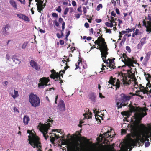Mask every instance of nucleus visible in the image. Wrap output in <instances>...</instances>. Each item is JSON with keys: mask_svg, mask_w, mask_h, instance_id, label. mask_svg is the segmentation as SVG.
<instances>
[{"mask_svg": "<svg viewBox=\"0 0 151 151\" xmlns=\"http://www.w3.org/2000/svg\"><path fill=\"white\" fill-rule=\"evenodd\" d=\"M123 115L127 116V117H129L130 116L129 114L126 112H124Z\"/></svg>", "mask_w": 151, "mask_h": 151, "instance_id": "nucleus-46", "label": "nucleus"}, {"mask_svg": "<svg viewBox=\"0 0 151 151\" xmlns=\"http://www.w3.org/2000/svg\"><path fill=\"white\" fill-rule=\"evenodd\" d=\"M105 24L108 27H110L111 28L113 26V24L112 22L110 23L106 22L105 23Z\"/></svg>", "mask_w": 151, "mask_h": 151, "instance_id": "nucleus-35", "label": "nucleus"}, {"mask_svg": "<svg viewBox=\"0 0 151 151\" xmlns=\"http://www.w3.org/2000/svg\"><path fill=\"white\" fill-rule=\"evenodd\" d=\"M50 80L48 78L44 77L41 78L39 81L40 83L38 84V88H44V86H47V83Z\"/></svg>", "mask_w": 151, "mask_h": 151, "instance_id": "nucleus-12", "label": "nucleus"}, {"mask_svg": "<svg viewBox=\"0 0 151 151\" xmlns=\"http://www.w3.org/2000/svg\"><path fill=\"white\" fill-rule=\"evenodd\" d=\"M132 96H127L124 93L121 95V97L116 100L117 106L118 109L121 108L122 106H125L127 105L129 101Z\"/></svg>", "mask_w": 151, "mask_h": 151, "instance_id": "nucleus-4", "label": "nucleus"}, {"mask_svg": "<svg viewBox=\"0 0 151 151\" xmlns=\"http://www.w3.org/2000/svg\"><path fill=\"white\" fill-rule=\"evenodd\" d=\"M129 94H130V95H132V96H139L140 95L139 94H138V93H131V92Z\"/></svg>", "mask_w": 151, "mask_h": 151, "instance_id": "nucleus-48", "label": "nucleus"}, {"mask_svg": "<svg viewBox=\"0 0 151 151\" xmlns=\"http://www.w3.org/2000/svg\"><path fill=\"white\" fill-rule=\"evenodd\" d=\"M95 21L97 23H100L101 22L102 20L101 19H96Z\"/></svg>", "mask_w": 151, "mask_h": 151, "instance_id": "nucleus-62", "label": "nucleus"}, {"mask_svg": "<svg viewBox=\"0 0 151 151\" xmlns=\"http://www.w3.org/2000/svg\"><path fill=\"white\" fill-rule=\"evenodd\" d=\"M16 15L17 17H18L19 18L25 21L29 22L30 21L28 17L25 15L21 13L17 14Z\"/></svg>", "mask_w": 151, "mask_h": 151, "instance_id": "nucleus-19", "label": "nucleus"}, {"mask_svg": "<svg viewBox=\"0 0 151 151\" xmlns=\"http://www.w3.org/2000/svg\"><path fill=\"white\" fill-rule=\"evenodd\" d=\"M126 36L127 35H125L123 37L122 40L120 42V45H121V46H122L123 45L124 42H125L126 39Z\"/></svg>", "mask_w": 151, "mask_h": 151, "instance_id": "nucleus-32", "label": "nucleus"}, {"mask_svg": "<svg viewBox=\"0 0 151 151\" xmlns=\"http://www.w3.org/2000/svg\"><path fill=\"white\" fill-rule=\"evenodd\" d=\"M123 62H124L125 65L127 66H128L130 67L131 69L132 68L131 67H134V66L133 64L132 60L130 58H127L125 60V61H124L123 60H122Z\"/></svg>", "mask_w": 151, "mask_h": 151, "instance_id": "nucleus-18", "label": "nucleus"}, {"mask_svg": "<svg viewBox=\"0 0 151 151\" xmlns=\"http://www.w3.org/2000/svg\"><path fill=\"white\" fill-rule=\"evenodd\" d=\"M96 49L99 50L100 51L101 58H102L103 60H106L107 55L109 53L108 52L109 49L107 46H106L105 47H104L102 48L97 47Z\"/></svg>", "mask_w": 151, "mask_h": 151, "instance_id": "nucleus-9", "label": "nucleus"}, {"mask_svg": "<svg viewBox=\"0 0 151 151\" xmlns=\"http://www.w3.org/2000/svg\"><path fill=\"white\" fill-rule=\"evenodd\" d=\"M51 72L52 73L50 76V77L55 80V81L58 80L59 77L60 76V73H56L55 70H52Z\"/></svg>", "mask_w": 151, "mask_h": 151, "instance_id": "nucleus-16", "label": "nucleus"}, {"mask_svg": "<svg viewBox=\"0 0 151 151\" xmlns=\"http://www.w3.org/2000/svg\"><path fill=\"white\" fill-rule=\"evenodd\" d=\"M132 72L130 70H127L126 73L122 72L119 73L118 76L122 78L121 80H122V82L124 85L127 86L129 85L132 81H134L133 79L131 78V75Z\"/></svg>", "mask_w": 151, "mask_h": 151, "instance_id": "nucleus-3", "label": "nucleus"}, {"mask_svg": "<svg viewBox=\"0 0 151 151\" xmlns=\"http://www.w3.org/2000/svg\"><path fill=\"white\" fill-rule=\"evenodd\" d=\"M93 111L94 112L95 114V119H96V121H98L99 122H101V120L99 118L98 116H99L101 118V117L97 115V114H98V113L99 112V111H96V109L94 110Z\"/></svg>", "mask_w": 151, "mask_h": 151, "instance_id": "nucleus-27", "label": "nucleus"}, {"mask_svg": "<svg viewBox=\"0 0 151 151\" xmlns=\"http://www.w3.org/2000/svg\"><path fill=\"white\" fill-rule=\"evenodd\" d=\"M53 120L51 119L50 118L48 119V120L46 122H49L47 124H42L40 128V130L43 133V136L46 140L48 136L46 137V135L47 133L48 130L50 129V127H51V124L52 123Z\"/></svg>", "mask_w": 151, "mask_h": 151, "instance_id": "nucleus-5", "label": "nucleus"}, {"mask_svg": "<svg viewBox=\"0 0 151 151\" xmlns=\"http://www.w3.org/2000/svg\"><path fill=\"white\" fill-rule=\"evenodd\" d=\"M72 4L73 6H74L76 5V3L74 1H73L72 2Z\"/></svg>", "mask_w": 151, "mask_h": 151, "instance_id": "nucleus-60", "label": "nucleus"}, {"mask_svg": "<svg viewBox=\"0 0 151 151\" xmlns=\"http://www.w3.org/2000/svg\"><path fill=\"white\" fill-rule=\"evenodd\" d=\"M30 63L31 67L37 71H39L40 69L39 65L33 60H31L30 62Z\"/></svg>", "mask_w": 151, "mask_h": 151, "instance_id": "nucleus-17", "label": "nucleus"}, {"mask_svg": "<svg viewBox=\"0 0 151 151\" xmlns=\"http://www.w3.org/2000/svg\"><path fill=\"white\" fill-rule=\"evenodd\" d=\"M16 57V55H14L12 56V58L15 64H19L21 62L20 60L17 59Z\"/></svg>", "mask_w": 151, "mask_h": 151, "instance_id": "nucleus-26", "label": "nucleus"}, {"mask_svg": "<svg viewBox=\"0 0 151 151\" xmlns=\"http://www.w3.org/2000/svg\"><path fill=\"white\" fill-rule=\"evenodd\" d=\"M135 29V28H132L131 29L128 28L126 29L127 31V33L130 32H132V31L134 32Z\"/></svg>", "mask_w": 151, "mask_h": 151, "instance_id": "nucleus-37", "label": "nucleus"}, {"mask_svg": "<svg viewBox=\"0 0 151 151\" xmlns=\"http://www.w3.org/2000/svg\"><path fill=\"white\" fill-rule=\"evenodd\" d=\"M30 119L29 116L27 115H25L23 119V122L24 124L25 125H28Z\"/></svg>", "mask_w": 151, "mask_h": 151, "instance_id": "nucleus-24", "label": "nucleus"}, {"mask_svg": "<svg viewBox=\"0 0 151 151\" xmlns=\"http://www.w3.org/2000/svg\"><path fill=\"white\" fill-rule=\"evenodd\" d=\"M84 26L86 28H88L89 27V24L87 22H86L85 23Z\"/></svg>", "mask_w": 151, "mask_h": 151, "instance_id": "nucleus-61", "label": "nucleus"}, {"mask_svg": "<svg viewBox=\"0 0 151 151\" xmlns=\"http://www.w3.org/2000/svg\"><path fill=\"white\" fill-rule=\"evenodd\" d=\"M126 49L129 53L131 52V50L129 46H127L126 47Z\"/></svg>", "mask_w": 151, "mask_h": 151, "instance_id": "nucleus-40", "label": "nucleus"}, {"mask_svg": "<svg viewBox=\"0 0 151 151\" xmlns=\"http://www.w3.org/2000/svg\"><path fill=\"white\" fill-rule=\"evenodd\" d=\"M103 7L102 5L101 4H99L97 6L96 10L97 11H99L100 8H102Z\"/></svg>", "mask_w": 151, "mask_h": 151, "instance_id": "nucleus-38", "label": "nucleus"}, {"mask_svg": "<svg viewBox=\"0 0 151 151\" xmlns=\"http://www.w3.org/2000/svg\"><path fill=\"white\" fill-rule=\"evenodd\" d=\"M77 10L78 12H81V14L80 15H81L82 14V10H81V6L79 7H78L77 9Z\"/></svg>", "mask_w": 151, "mask_h": 151, "instance_id": "nucleus-53", "label": "nucleus"}, {"mask_svg": "<svg viewBox=\"0 0 151 151\" xmlns=\"http://www.w3.org/2000/svg\"><path fill=\"white\" fill-rule=\"evenodd\" d=\"M122 57L124 58V60H123L124 61H125V60H126L127 59V58H129L128 57V56H127L126 54L124 53L122 55Z\"/></svg>", "mask_w": 151, "mask_h": 151, "instance_id": "nucleus-39", "label": "nucleus"}, {"mask_svg": "<svg viewBox=\"0 0 151 151\" xmlns=\"http://www.w3.org/2000/svg\"><path fill=\"white\" fill-rule=\"evenodd\" d=\"M32 132V130H28L27 131V133L31 135L28 136L29 144L34 148L36 147L38 149V151H41V146L40 138L36 135L35 131Z\"/></svg>", "mask_w": 151, "mask_h": 151, "instance_id": "nucleus-2", "label": "nucleus"}, {"mask_svg": "<svg viewBox=\"0 0 151 151\" xmlns=\"http://www.w3.org/2000/svg\"><path fill=\"white\" fill-rule=\"evenodd\" d=\"M111 20H110V21L111 22H112V23H113L114 22H115V20L116 19L115 18L114 19V17L112 16H111Z\"/></svg>", "mask_w": 151, "mask_h": 151, "instance_id": "nucleus-50", "label": "nucleus"}, {"mask_svg": "<svg viewBox=\"0 0 151 151\" xmlns=\"http://www.w3.org/2000/svg\"><path fill=\"white\" fill-rule=\"evenodd\" d=\"M29 100L32 106L36 107L40 106V101L39 98L32 93L29 96Z\"/></svg>", "mask_w": 151, "mask_h": 151, "instance_id": "nucleus-6", "label": "nucleus"}, {"mask_svg": "<svg viewBox=\"0 0 151 151\" xmlns=\"http://www.w3.org/2000/svg\"><path fill=\"white\" fill-rule=\"evenodd\" d=\"M52 16L53 17L55 18H58V14L55 13H53L52 14Z\"/></svg>", "mask_w": 151, "mask_h": 151, "instance_id": "nucleus-49", "label": "nucleus"}, {"mask_svg": "<svg viewBox=\"0 0 151 151\" xmlns=\"http://www.w3.org/2000/svg\"><path fill=\"white\" fill-rule=\"evenodd\" d=\"M80 145L78 141L74 142L71 146L72 151H80V149L79 147Z\"/></svg>", "mask_w": 151, "mask_h": 151, "instance_id": "nucleus-15", "label": "nucleus"}, {"mask_svg": "<svg viewBox=\"0 0 151 151\" xmlns=\"http://www.w3.org/2000/svg\"><path fill=\"white\" fill-rule=\"evenodd\" d=\"M14 95L12 94H11V96L14 99L16 98L18 96L19 94L17 91L14 90Z\"/></svg>", "mask_w": 151, "mask_h": 151, "instance_id": "nucleus-31", "label": "nucleus"}, {"mask_svg": "<svg viewBox=\"0 0 151 151\" xmlns=\"http://www.w3.org/2000/svg\"><path fill=\"white\" fill-rule=\"evenodd\" d=\"M89 99L92 102H95L96 96L94 93L93 92L90 93L88 95Z\"/></svg>", "mask_w": 151, "mask_h": 151, "instance_id": "nucleus-22", "label": "nucleus"}, {"mask_svg": "<svg viewBox=\"0 0 151 151\" xmlns=\"http://www.w3.org/2000/svg\"><path fill=\"white\" fill-rule=\"evenodd\" d=\"M126 33L127 31H122L119 32V35H123L124 34H126Z\"/></svg>", "mask_w": 151, "mask_h": 151, "instance_id": "nucleus-47", "label": "nucleus"}, {"mask_svg": "<svg viewBox=\"0 0 151 151\" xmlns=\"http://www.w3.org/2000/svg\"><path fill=\"white\" fill-rule=\"evenodd\" d=\"M109 67L110 68V69L109 70V71H111L112 70V69H114L115 66L113 64H109L108 66H107V67ZM108 68L107 67L106 68V69H108Z\"/></svg>", "mask_w": 151, "mask_h": 151, "instance_id": "nucleus-33", "label": "nucleus"}, {"mask_svg": "<svg viewBox=\"0 0 151 151\" xmlns=\"http://www.w3.org/2000/svg\"><path fill=\"white\" fill-rule=\"evenodd\" d=\"M68 11H69L68 8H66L64 10V14H65V15L67 14L68 12Z\"/></svg>", "mask_w": 151, "mask_h": 151, "instance_id": "nucleus-45", "label": "nucleus"}, {"mask_svg": "<svg viewBox=\"0 0 151 151\" xmlns=\"http://www.w3.org/2000/svg\"><path fill=\"white\" fill-rule=\"evenodd\" d=\"M81 138L83 142V144L81 145V147L82 148L86 147L88 145L89 142V140L84 137H82Z\"/></svg>", "mask_w": 151, "mask_h": 151, "instance_id": "nucleus-20", "label": "nucleus"}, {"mask_svg": "<svg viewBox=\"0 0 151 151\" xmlns=\"http://www.w3.org/2000/svg\"><path fill=\"white\" fill-rule=\"evenodd\" d=\"M116 15V14L114 12V11H112L111 12V16H113L115 17Z\"/></svg>", "mask_w": 151, "mask_h": 151, "instance_id": "nucleus-63", "label": "nucleus"}, {"mask_svg": "<svg viewBox=\"0 0 151 151\" xmlns=\"http://www.w3.org/2000/svg\"><path fill=\"white\" fill-rule=\"evenodd\" d=\"M143 26H145L146 28V27L147 26V23L145 21V20H144L143 21Z\"/></svg>", "mask_w": 151, "mask_h": 151, "instance_id": "nucleus-58", "label": "nucleus"}, {"mask_svg": "<svg viewBox=\"0 0 151 151\" xmlns=\"http://www.w3.org/2000/svg\"><path fill=\"white\" fill-rule=\"evenodd\" d=\"M10 3L11 6L15 9H17V5L16 2L13 0H10Z\"/></svg>", "mask_w": 151, "mask_h": 151, "instance_id": "nucleus-29", "label": "nucleus"}, {"mask_svg": "<svg viewBox=\"0 0 151 151\" xmlns=\"http://www.w3.org/2000/svg\"><path fill=\"white\" fill-rule=\"evenodd\" d=\"M54 24L57 27H58L59 26V24L57 20L54 21Z\"/></svg>", "mask_w": 151, "mask_h": 151, "instance_id": "nucleus-52", "label": "nucleus"}, {"mask_svg": "<svg viewBox=\"0 0 151 151\" xmlns=\"http://www.w3.org/2000/svg\"><path fill=\"white\" fill-rule=\"evenodd\" d=\"M52 136H54L55 138H56L57 139H58L60 137H59L58 135H57L55 134H54Z\"/></svg>", "mask_w": 151, "mask_h": 151, "instance_id": "nucleus-55", "label": "nucleus"}, {"mask_svg": "<svg viewBox=\"0 0 151 151\" xmlns=\"http://www.w3.org/2000/svg\"><path fill=\"white\" fill-rule=\"evenodd\" d=\"M145 74V76L146 78V79L147 81H148V76H150V74L147 73L146 74L145 73H144Z\"/></svg>", "mask_w": 151, "mask_h": 151, "instance_id": "nucleus-44", "label": "nucleus"}, {"mask_svg": "<svg viewBox=\"0 0 151 151\" xmlns=\"http://www.w3.org/2000/svg\"><path fill=\"white\" fill-rule=\"evenodd\" d=\"M59 22L60 23H63V22H64L63 21V19L62 18H61V17H60V18H59Z\"/></svg>", "mask_w": 151, "mask_h": 151, "instance_id": "nucleus-59", "label": "nucleus"}, {"mask_svg": "<svg viewBox=\"0 0 151 151\" xmlns=\"http://www.w3.org/2000/svg\"><path fill=\"white\" fill-rule=\"evenodd\" d=\"M59 109L62 111H64L65 110V105L63 101L61 100L60 101L59 104L58 105Z\"/></svg>", "mask_w": 151, "mask_h": 151, "instance_id": "nucleus-21", "label": "nucleus"}, {"mask_svg": "<svg viewBox=\"0 0 151 151\" xmlns=\"http://www.w3.org/2000/svg\"><path fill=\"white\" fill-rule=\"evenodd\" d=\"M65 22H63V23H62V31H63L64 29H65Z\"/></svg>", "mask_w": 151, "mask_h": 151, "instance_id": "nucleus-56", "label": "nucleus"}, {"mask_svg": "<svg viewBox=\"0 0 151 151\" xmlns=\"http://www.w3.org/2000/svg\"><path fill=\"white\" fill-rule=\"evenodd\" d=\"M10 27V25L6 24L4 26L2 29V32L4 36H6L9 34V29Z\"/></svg>", "mask_w": 151, "mask_h": 151, "instance_id": "nucleus-14", "label": "nucleus"}, {"mask_svg": "<svg viewBox=\"0 0 151 151\" xmlns=\"http://www.w3.org/2000/svg\"><path fill=\"white\" fill-rule=\"evenodd\" d=\"M43 1L42 0H35V2H37L36 5L37 10L39 13H41L42 14V12L46 5V2L43 4Z\"/></svg>", "mask_w": 151, "mask_h": 151, "instance_id": "nucleus-8", "label": "nucleus"}, {"mask_svg": "<svg viewBox=\"0 0 151 151\" xmlns=\"http://www.w3.org/2000/svg\"><path fill=\"white\" fill-rule=\"evenodd\" d=\"M28 42L27 41L24 42L22 45V48L23 49H25L27 46Z\"/></svg>", "mask_w": 151, "mask_h": 151, "instance_id": "nucleus-34", "label": "nucleus"}, {"mask_svg": "<svg viewBox=\"0 0 151 151\" xmlns=\"http://www.w3.org/2000/svg\"><path fill=\"white\" fill-rule=\"evenodd\" d=\"M128 147H127V145L124 148V151H128Z\"/></svg>", "mask_w": 151, "mask_h": 151, "instance_id": "nucleus-64", "label": "nucleus"}, {"mask_svg": "<svg viewBox=\"0 0 151 151\" xmlns=\"http://www.w3.org/2000/svg\"><path fill=\"white\" fill-rule=\"evenodd\" d=\"M150 144V143L147 141V142H146L145 144V147H148Z\"/></svg>", "mask_w": 151, "mask_h": 151, "instance_id": "nucleus-51", "label": "nucleus"}, {"mask_svg": "<svg viewBox=\"0 0 151 151\" xmlns=\"http://www.w3.org/2000/svg\"><path fill=\"white\" fill-rule=\"evenodd\" d=\"M102 35H101L94 42L95 45H98L97 47L101 48L107 46L104 38L102 37Z\"/></svg>", "mask_w": 151, "mask_h": 151, "instance_id": "nucleus-7", "label": "nucleus"}, {"mask_svg": "<svg viewBox=\"0 0 151 151\" xmlns=\"http://www.w3.org/2000/svg\"><path fill=\"white\" fill-rule=\"evenodd\" d=\"M116 80V78H113L112 76H111L108 82L109 83L111 84L113 86L116 87V90L119 88L120 87V82L119 79H117L115 84H114L115 81Z\"/></svg>", "mask_w": 151, "mask_h": 151, "instance_id": "nucleus-10", "label": "nucleus"}, {"mask_svg": "<svg viewBox=\"0 0 151 151\" xmlns=\"http://www.w3.org/2000/svg\"><path fill=\"white\" fill-rule=\"evenodd\" d=\"M50 141L52 143H53L54 142L55 138L54 137H51V136L50 137Z\"/></svg>", "mask_w": 151, "mask_h": 151, "instance_id": "nucleus-43", "label": "nucleus"}, {"mask_svg": "<svg viewBox=\"0 0 151 151\" xmlns=\"http://www.w3.org/2000/svg\"><path fill=\"white\" fill-rule=\"evenodd\" d=\"M79 59L78 60V62L76 64V70L77 69H78L79 68V65L80 63L81 62H82V61L81 59H80V57H79Z\"/></svg>", "mask_w": 151, "mask_h": 151, "instance_id": "nucleus-36", "label": "nucleus"}, {"mask_svg": "<svg viewBox=\"0 0 151 151\" xmlns=\"http://www.w3.org/2000/svg\"><path fill=\"white\" fill-rule=\"evenodd\" d=\"M110 133V131L108 130V131L105 133H104L102 135H100V137L101 138L103 137L104 138H107L111 136V135H109V134Z\"/></svg>", "mask_w": 151, "mask_h": 151, "instance_id": "nucleus-25", "label": "nucleus"}, {"mask_svg": "<svg viewBox=\"0 0 151 151\" xmlns=\"http://www.w3.org/2000/svg\"><path fill=\"white\" fill-rule=\"evenodd\" d=\"M146 38H143L141 39L140 41L137 45V48L138 49H141L143 45L146 43Z\"/></svg>", "mask_w": 151, "mask_h": 151, "instance_id": "nucleus-23", "label": "nucleus"}, {"mask_svg": "<svg viewBox=\"0 0 151 151\" xmlns=\"http://www.w3.org/2000/svg\"><path fill=\"white\" fill-rule=\"evenodd\" d=\"M147 25L146 27V31L149 32H151V22L150 21L147 22Z\"/></svg>", "mask_w": 151, "mask_h": 151, "instance_id": "nucleus-28", "label": "nucleus"}, {"mask_svg": "<svg viewBox=\"0 0 151 151\" xmlns=\"http://www.w3.org/2000/svg\"><path fill=\"white\" fill-rule=\"evenodd\" d=\"M13 109L14 110V112H17L18 113H19V110L16 107H14L13 108Z\"/></svg>", "mask_w": 151, "mask_h": 151, "instance_id": "nucleus-54", "label": "nucleus"}, {"mask_svg": "<svg viewBox=\"0 0 151 151\" xmlns=\"http://www.w3.org/2000/svg\"><path fill=\"white\" fill-rule=\"evenodd\" d=\"M84 14H86L87 12V10L85 7H83V8Z\"/></svg>", "mask_w": 151, "mask_h": 151, "instance_id": "nucleus-57", "label": "nucleus"}, {"mask_svg": "<svg viewBox=\"0 0 151 151\" xmlns=\"http://www.w3.org/2000/svg\"><path fill=\"white\" fill-rule=\"evenodd\" d=\"M137 108V107H135L134 106H132L130 107L129 108L130 112L131 113H132L133 112H135V113L134 114V116H132V118H131V121L133 122V124L134 125V122L136 119V118H135V117H136V115L135 114L136 113L141 114L142 115V116L143 115L145 114V113L147 114V113L146 112H145V113H140L137 112L138 110Z\"/></svg>", "mask_w": 151, "mask_h": 151, "instance_id": "nucleus-11", "label": "nucleus"}, {"mask_svg": "<svg viewBox=\"0 0 151 151\" xmlns=\"http://www.w3.org/2000/svg\"><path fill=\"white\" fill-rule=\"evenodd\" d=\"M135 114L136 116L134 122V127L137 129V131L134 134V136L136 137V140L133 141L136 143L139 142L140 144H143L146 141L149 142L148 138H151V132L149 134L147 128L143 124H140L142 118L146 115V114L142 116L137 113H136Z\"/></svg>", "mask_w": 151, "mask_h": 151, "instance_id": "nucleus-1", "label": "nucleus"}, {"mask_svg": "<svg viewBox=\"0 0 151 151\" xmlns=\"http://www.w3.org/2000/svg\"><path fill=\"white\" fill-rule=\"evenodd\" d=\"M141 34V32H140L139 30L137 29L135 32L133 33L132 34V37H134L135 35H140Z\"/></svg>", "mask_w": 151, "mask_h": 151, "instance_id": "nucleus-30", "label": "nucleus"}, {"mask_svg": "<svg viewBox=\"0 0 151 151\" xmlns=\"http://www.w3.org/2000/svg\"><path fill=\"white\" fill-rule=\"evenodd\" d=\"M114 59L115 58H114L113 59H108V60L109 61V64H113L114 62Z\"/></svg>", "mask_w": 151, "mask_h": 151, "instance_id": "nucleus-41", "label": "nucleus"}, {"mask_svg": "<svg viewBox=\"0 0 151 151\" xmlns=\"http://www.w3.org/2000/svg\"><path fill=\"white\" fill-rule=\"evenodd\" d=\"M135 140L136 139H132L127 144V147L128 149H129L130 151L132 150V148H133L134 146H137V144H138L139 147L141 145L139 143L137 142V143H136L133 141V140Z\"/></svg>", "mask_w": 151, "mask_h": 151, "instance_id": "nucleus-13", "label": "nucleus"}, {"mask_svg": "<svg viewBox=\"0 0 151 151\" xmlns=\"http://www.w3.org/2000/svg\"><path fill=\"white\" fill-rule=\"evenodd\" d=\"M61 7L60 6H59L56 9V10L59 13H60L61 12Z\"/></svg>", "mask_w": 151, "mask_h": 151, "instance_id": "nucleus-42", "label": "nucleus"}]
</instances>
